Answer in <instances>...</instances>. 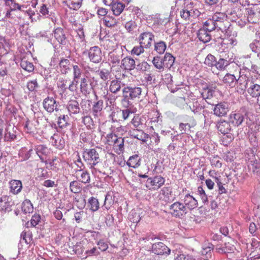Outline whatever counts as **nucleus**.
Instances as JSON below:
<instances>
[{
    "label": "nucleus",
    "instance_id": "1",
    "mask_svg": "<svg viewBox=\"0 0 260 260\" xmlns=\"http://www.w3.org/2000/svg\"><path fill=\"white\" fill-rule=\"evenodd\" d=\"M247 20L251 23H256L260 20V6L258 5H251L246 8Z\"/></svg>",
    "mask_w": 260,
    "mask_h": 260
},
{
    "label": "nucleus",
    "instance_id": "2",
    "mask_svg": "<svg viewBox=\"0 0 260 260\" xmlns=\"http://www.w3.org/2000/svg\"><path fill=\"white\" fill-rule=\"evenodd\" d=\"M84 159L91 165V168H94L101 160L100 155L95 148L86 149L83 152Z\"/></svg>",
    "mask_w": 260,
    "mask_h": 260
},
{
    "label": "nucleus",
    "instance_id": "3",
    "mask_svg": "<svg viewBox=\"0 0 260 260\" xmlns=\"http://www.w3.org/2000/svg\"><path fill=\"white\" fill-rule=\"evenodd\" d=\"M212 19L216 22L217 27L221 31H225L229 28V22L227 20V15L224 13L216 12L212 16Z\"/></svg>",
    "mask_w": 260,
    "mask_h": 260
},
{
    "label": "nucleus",
    "instance_id": "4",
    "mask_svg": "<svg viewBox=\"0 0 260 260\" xmlns=\"http://www.w3.org/2000/svg\"><path fill=\"white\" fill-rule=\"evenodd\" d=\"M165 182V179L160 175L149 177L147 179L146 187L150 190H156L163 186Z\"/></svg>",
    "mask_w": 260,
    "mask_h": 260
},
{
    "label": "nucleus",
    "instance_id": "5",
    "mask_svg": "<svg viewBox=\"0 0 260 260\" xmlns=\"http://www.w3.org/2000/svg\"><path fill=\"white\" fill-rule=\"evenodd\" d=\"M139 45H142L146 49H150L154 40V35L150 31H144L141 33L138 37Z\"/></svg>",
    "mask_w": 260,
    "mask_h": 260
},
{
    "label": "nucleus",
    "instance_id": "6",
    "mask_svg": "<svg viewBox=\"0 0 260 260\" xmlns=\"http://www.w3.org/2000/svg\"><path fill=\"white\" fill-rule=\"evenodd\" d=\"M171 214L175 216L180 217L187 213L186 206L180 202H176L172 204L169 208Z\"/></svg>",
    "mask_w": 260,
    "mask_h": 260
},
{
    "label": "nucleus",
    "instance_id": "7",
    "mask_svg": "<svg viewBox=\"0 0 260 260\" xmlns=\"http://www.w3.org/2000/svg\"><path fill=\"white\" fill-rule=\"evenodd\" d=\"M184 8L192 12L194 17H199L201 12L199 10L201 3L198 0H184Z\"/></svg>",
    "mask_w": 260,
    "mask_h": 260
},
{
    "label": "nucleus",
    "instance_id": "8",
    "mask_svg": "<svg viewBox=\"0 0 260 260\" xmlns=\"http://www.w3.org/2000/svg\"><path fill=\"white\" fill-rule=\"evenodd\" d=\"M142 92V89L140 87H124L122 90L123 96L125 98H128L134 100L136 98H139Z\"/></svg>",
    "mask_w": 260,
    "mask_h": 260
},
{
    "label": "nucleus",
    "instance_id": "9",
    "mask_svg": "<svg viewBox=\"0 0 260 260\" xmlns=\"http://www.w3.org/2000/svg\"><path fill=\"white\" fill-rule=\"evenodd\" d=\"M14 205V201L10 196H3L0 199L1 210L10 211Z\"/></svg>",
    "mask_w": 260,
    "mask_h": 260
},
{
    "label": "nucleus",
    "instance_id": "10",
    "mask_svg": "<svg viewBox=\"0 0 260 260\" xmlns=\"http://www.w3.org/2000/svg\"><path fill=\"white\" fill-rule=\"evenodd\" d=\"M151 251L157 255L169 254L170 253V249L161 242L153 244Z\"/></svg>",
    "mask_w": 260,
    "mask_h": 260
},
{
    "label": "nucleus",
    "instance_id": "11",
    "mask_svg": "<svg viewBox=\"0 0 260 260\" xmlns=\"http://www.w3.org/2000/svg\"><path fill=\"white\" fill-rule=\"evenodd\" d=\"M88 57L91 61L99 63L102 60V51L98 46L91 47L88 50Z\"/></svg>",
    "mask_w": 260,
    "mask_h": 260
},
{
    "label": "nucleus",
    "instance_id": "12",
    "mask_svg": "<svg viewBox=\"0 0 260 260\" xmlns=\"http://www.w3.org/2000/svg\"><path fill=\"white\" fill-rule=\"evenodd\" d=\"M9 187L10 193L17 195L21 191L23 185L20 180L13 179L9 181Z\"/></svg>",
    "mask_w": 260,
    "mask_h": 260
},
{
    "label": "nucleus",
    "instance_id": "13",
    "mask_svg": "<svg viewBox=\"0 0 260 260\" xmlns=\"http://www.w3.org/2000/svg\"><path fill=\"white\" fill-rule=\"evenodd\" d=\"M80 91L84 95L89 94L92 89L91 83L90 81L86 78H83L81 80L80 84Z\"/></svg>",
    "mask_w": 260,
    "mask_h": 260
},
{
    "label": "nucleus",
    "instance_id": "14",
    "mask_svg": "<svg viewBox=\"0 0 260 260\" xmlns=\"http://www.w3.org/2000/svg\"><path fill=\"white\" fill-rule=\"evenodd\" d=\"M184 205L187 209L192 210L197 207L198 203L197 200L189 194H187L183 199Z\"/></svg>",
    "mask_w": 260,
    "mask_h": 260
},
{
    "label": "nucleus",
    "instance_id": "15",
    "mask_svg": "<svg viewBox=\"0 0 260 260\" xmlns=\"http://www.w3.org/2000/svg\"><path fill=\"white\" fill-rule=\"evenodd\" d=\"M43 107L48 112L52 113L54 110L57 112L56 101L53 98L47 97L45 99L43 102Z\"/></svg>",
    "mask_w": 260,
    "mask_h": 260
},
{
    "label": "nucleus",
    "instance_id": "16",
    "mask_svg": "<svg viewBox=\"0 0 260 260\" xmlns=\"http://www.w3.org/2000/svg\"><path fill=\"white\" fill-rule=\"evenodd\" d=\"M135 60L130 56H126L121 60V68L125 70L131 71L136 66Z\"/></svg>",
    "mask_w": 260,
    "mask_h": 260
},
{
    "label": "nucleus",
    "instance_id": "17",
    "mask_svg": "<svg viewBox=\"0 0 260 260\" xmlns=\"http://www.w3.org/2000/svg\"><path fill=\"white\" fill-rule=\"evenodd\" d=\"M67 82L68 79L66 78H61L59 79L58 86L60 89L59 90L60 98L61 100L66 99L68 97V91H67Z\"/></svg>",
    "mask_w": 260,
    "mask_h": 260
},
{
    "label": "nucleus",
    "instance_id": "18",
    "mask_svg": "<svg viewBox=\"0 0 260 260\" xmlns=\"http://www.w3.org/2000/svg\"><path fill=\"white\" fill-rule=\"evenodd\" d=\"M83 0H64L62 3L70 10L77 11L82 5Z\"/></svg>",
    "mask_w": 260,
    "mask_h": 260
},
{
    "label": "nucleus",
    "instance_id": "19",
    "mask_svg": "<svg viewBox=\"0 0 260 260\" xmlns=\"http://www.w3.org/2000/svg\"><path fill=\"white\" fill-rule=\"evenodd\" d=\"M229 111V105L223 102L216 104L214 108V114H226Z\"/></svg>",
    "mask_w": 260,
    "mask_h": 260
},
{
    "label": "nucleus",
    "instance_id": "20",
    "mask_svg": "<svg viewBox=\"0 0 260 260\" xmlns=\"http://www.w3.org/2000/svg\"><path fill=\"white\" fill-rule=\"evenodd\" d=\"M76 178L78 181L81 182L84 184L89 183L90 178L89 174L85 171L81 169L76 172Z\"/></svg>",
    "mask_w": 260,
    "mask_h": 260
},
{
    "label": "nucleus",
    "instance_id": "21",
    "mask_svg": "<svg viewBox=\"0 0 260 260\" xmlns=\"http://www.w3.org/2000/svg\"><path fill=\"white\" fill-rule=\"evenodd\" d=\"M110 6L113 15L116 16L120 15L125 8V5L119 2H115Z\"/></svg>",
    "mask_w": 260,
    "mask_h": 260
},
{
    "label": "nucleus",
    "instance_id": "22",
    "mask_svg": "<svg viewBox=\"0 0 260 260\" xmlns=\"http://www.w3.org/2000/svg\"><path fill=\"white\" fill-rule=\"evenodd\" d=\"M112 147L114 151L117 154H120L124 150V139L121 137H118L117 140L115 141Z\"/></svg>",
    "mask_w": 260,
    "mask_h": 260
},
{
    "label": "nucleus",
    "instance_id": "23",
    "mask_svg": "<svg viewBox=\"0 0 260 260\" xmlns=\"http://www.w3.org/2000/svg\"><path fill=\"white\" fill-rule=\"evenodd\" d=\"M54 37L60 44H64L66 39V35L63 29L61 27H57L54 30Z\"/></svg>",
    "mask_w": 260,
    "mask_h": 260
},
{
    "label": "nucleus",
    "instance_id": "24",
    "mask_svg": "<svg viewBox=\"0 0 260 260\" xmlns=\"http://www.w3.org/2000/svg\"><path fill=\"white\" fill-rule=\"evenodd\" d=\"M59 70L62 74H66L70 70V61L69 59L62 58L59 62Z\"/></svg>",
    "mask_w": 260,
    "mask_h": 260
},
{
    "label": "nucleus",
    "instance_id": "25",
    "mask_svg": "<svg viewBox=\"0 0 260 260\" xmlns=\"http://www.w3.org/2000/svg\"><path fill=\"white\" fill-rule=\"evenodd\" d=\"M217 89L216 86H211L204 88L201 93L202 98L204 99H211L214 95L215 92Z\"/></svg>",
    "mask_w": 260,
    "mask_h": 260
},
{
    "label": "nucleus",
    "instance_id": "26",
    "mask_svg": "<svg viewBox=\"0 0 260 260\" xmlns=\"http://www.w3.org/2000/svg\"><path fill=\"white\" fill-rule=\"evenodd\" d=\"M67 109L70 114H78L80 112V108L78 102L76 100L70 101Z\"/></svg>",
    "mask_w": 260,
    "mask_h": 260
},
{
    "label": "nucleus",
    "instance_id": "27",
    "mask_svg": "<svg viewBox=\"0 0 260 260\" xmlns=\"http://www.w3.org/2000/svg\"><path fill=\"white\" fill-rule=\"evenodd\" d=\"M210 32L206 30V29H200L198 34L199 39L204 43L209 42L211 40V35L209 34Z\"/></svg>",
    "mask_w": 260,
    "mask_h": 260
},
{
    "label": "nucleus",
    "instance_id": "28",
    "mask_svg": "<svg viewBox=\"0 0 260 260\" xmlns=\"http://www.w3.org/2000/svg\"><path fill=\"white\" fill-rule=\"evenodd\" d=\"M223 116H228L229 122L232 123L234 125L238 126L242 123L244 117L243 115H223Z\"/></svg>",
    "mask_w": 260,
    "mask_h": 260
},
{
    "label": "nucleus",
    "instance_id": "29",
    "mask_svg": "<svg viewBox=\"0 0 260 260\" xmlns=\"http://www.w3.org/2000/svg\"><path fill=\"white\" fill-rule=\"evenodd\" d=\"M32 152V149L30 148L28 150L26 148H22L18 154L19 158L20 161H24L27 160L31 156Z\"/></svg>",
    "mask_w": 260,
    "mask_h": 260
},
{
    "label": "nucleus",
    "instance_id": "30",
    "mask_svg": "<svg viewBox=\"0 0 260 260\" xmlns=\"http://www.w3.org/2000/svg\"><path fill=\"white\" fill-rule=\"evenodd\" d=\"M38 124L37 121L35 120H27L25 125L26 132L27 133L34 134L36 132Z\"/></svg>",
    "mask_w": 260,
    "mask_h": 260
},
{
    "label": "nucleus",
    "instance_id": "31",
    "mask_svg": "<svg viewBox=\"0 0 260 260\" xmlns=\"http://www.w3.org/2000/svg\"><path fill=\"white\" fill-rule=\"evenodd\" d=\"M126 164L128 167L134 168L139 166L140 165V158L139 157L138 155L135 154L130 156L126 162Z\"/></svg>",
    "mask_w": 260,
    "mask_h": 260
},
{
    "label": "nucleus",
    "instance_id": "32",
    "mask_svg": "<svg viewBox=\"0 0 260 260\" xmlns=\"http://www.w3.org/2000/svg\"><path fill=\"white\" fill-rule=\"evenodd\" d=\"M162 61L164 67L169 69L173 65L175 61V58L171 54L166 53Z\"/></svg>",
    "mask_w": 260,
    "mask_h": 260
},
{
    "label": "nucleus",
    "instance_id": "33",
    "mask_svg": "<svg viewBox=\"0 0 260 260\" xmlns=\"http://www.w3.org/2000/svg\"><path fill=\"white\" fill-rule=\"evenodd\" d=\"M247 92L252 97L259 96L260 85L257 84H253L248 88Z\"/></svg>",
    "mask_w": 260,
    "mask_h": 260
},
{
    "label": "nucleus",
    "instance_id": "34",
    "mask_svg": "<svg viewBox=\"0 0 260 260\" xmlns=\"http://www.w3.org/2000/svg\"><path fill=\"white\" fill-rule=\"evenodd\" d=\"M21 67L28 72H31L34 70L33 63L29 61L25 57H23L20 62Z\"/></svg>",
    "mask_w": 260,
    "mask_h": 260
},
{
    "label": "nucleus",
    "instance_id": "35",
    "mask_svg": "<svg viewBox=\"0 0 260 260\" xmlns=\"http://www.w3.org/2000/svg\"><path fill=\"white\" fill-rule=\"evenodd\" d=\"M222 81L226 85L231 87H234L237 82L235 76L230 74H226L223 77Z\"/></svg>",
    "mask_w": 260,
    "mask_h": 260
},
{
    "label": "nucleus",
    "instance_id": "36",
    "mask_svg": "<svg viewBox=\"0 0 260 260\" xmlns=\"http://www.w3.org/2000/svg\"><path fill=\"white\" fill-rule=\"evenodd\" d=\"M105 25L108 27H114L117 25L118 23V20L115 17L110 16L107 15L103 19Z\"/></svg>",
    "mask_w": 260,
    "mask_h": 260
},
{
    "label": "nucleus",
    "instance_id": "37",
    "mask_svg": "<svg viewBox=\"0 0 260 260\" xmlns=\"http://www.w3.org/2000/svg\"><path fill=\"white\" fill-rule=\"evenodd\" d=\"M70 190L74 193H79L81 192L82 187L78 181H73L70 183Z\"/></svg>",
    "mask_w": 260,
    "mask_h": 260
},
{
    "label": "nucleus",
    "instance_id": "38",
    "mask_svg": "<svg viewBox=\"0 0 260 260\" xmlns=\"http://www.w3.org/2000/svg\"><path fill=\"white\" fill-rule=\"evenodd\" d=\"M34 210V207L31 202L29 200H25L22 203V211L27 214L32 213Z\"/></svg>",
    "mask_w": 260,
    "mask_h": 260
},
{
    "label": "nucleus",
    "instance_id": "39",
    "mask_svg": "<svg viewBox=\"0 0 260 260\" xmlns=\"http://www.w3.org/2000/svg\"><path fill=\"white\" fill-rule=\"evenodd\" d=\"M108 91L105 87L102 86L101 88H98L94 92L96 100L98 99V95L100 97L104 99L108 98Z\"/></svg>",
    "mask_w": 260,
    "mask_h": 260
},
{
    "label": "nucleus",
    "instance_id": "40",
    "mask_svg": "<svg viewBox=\"0 0 260 260\" xmlns=\"http://www.w3.org/2000/svg\"><path fill=\"white\" fill-rule=\"evenodd\" d=\"M218 129L222 134H225L229 133L231 129L229 122L225 121L220 122L218 125Z\"/></svg>",
    "mask_w": 260,
    "mask_h": 260
},
{
    "label": "nucleus",
    "instance_id": "41",
    "mask_svg": "<svg viewBox=\"0 0 260 260\" xmlns=\"http://www.w3.org/2000/svg\"><path fill=\"white\" fill-rule=\"evenodd\" d=\"M120 81L117 80H114L111 81L109 86V90L111 92L116 93L120 90Z\"/></svg>",
    "mask_w": 260,
    "mask_h": 260
},
{
    "label": "nucleus",
    "instance_id": "42",
    "mask_svg": "<svg viewBox=\"0 0 260 260\" xmlns=\"http://www.w3.org/2000/svg\"><path fill=\"white\" fill-rule=\"evenodd\" d=\"M54 142H52L53 145L59 149H61L64 147V141L58 136H54L53 137H51Z\"/></svg>",
    "mask_w": 260,
    "mask_h": 260
},
{
    "label": "nucleus",
    "instance_id": "43",
    "mask_svg": "<svg viewBox=\"0 0 260 260\" xmlns=\"http://www.w3.org/2000/svg\"><path fill=\"white\" fill-rule=\"evenodd\" d=\"M88 203L90 209L94 212L99 209V202L98 200L94 197H91L88 200Z\"/></svg>",
    "mask_w": 260,
    "mask_h": 260
},
{
    "label": "nucleus",
    "instance_id": "44",
    "mask_svg": "<svg viewBox=\"0 0 260 260\" xmlns=\"http://www.w3.org/2000/svg\"><path fill=\"white\" fill-rule=\"evenodd\" d=\"M152 63L154 66L160 72L164 71V66L163 64L162 59L159 56L154 57L152 60Z\"/></svg>",
    "mask_w": 260,
    "mask_h": 260
},
{
    "label": "nucleus",
    "instance_id": "45",
    "mask_svg": "<svg viewBox=\"0 0 260 260\" xmlns=\"http://www.w3.org/2000/svg\"><path fill=\"white\" fill-rule=\"evenodd\" d=\"M27 88L30 92L36 91L39 87V85L37 79L29 80L26 84Z\"/></svg>",
    "mask_w": 260,
    "mask_h": 260
},
{
    "label": "nucleus",
    "instance_id": "46",
    "mask_svg": "<svg viewBox=\"0 0 260 260\" xmlns=\"http://www.w3.org/2000/svg\"><path fill=\"white\" fill-rule=\"evenodd\" d=\"M180 14L181 17L185 20H189L191 17H196L192 14V12H191L184 7L180 11Z\"/></svg>",
    "mask_w": 260,
    "mask_h": 260
},
{
    "label": "nucleus",
    "instance_id": "47",
    "mask_svg": "<svg viewBox=\"0 0 260 260\" xmlns=\"http://www.w3.org/2000/svg\"><path fill=\"white\" fill-rule=\"evenodd\" d=\"M216 23L212 18L209 19L204 23L203 29H206V30L209 31H211L217 27Z\"/></svg>",
    "mask_w": 260,
    "mask_h": 260
},
{
    "label": "nucleus",
    "instance_id": "48",
    "mask_svg": "<svg viewBox=\"0 0 260 260\" xmlns=\"http://www.w3.org/2000/svg\"><path fill=\"white\" fill-rule=\"evenodd\" d=\"M233 140L234 137L231 134H225L221 138V144L224 146H228Z\"/></svg>",
    "mask_w": 260,
    "mask_h": 260
},
{
    "label": "nucleus",
    "instance_id": "49",
    "mask_svg": "<svg viewBox=\"0 0 260 260\" xmlns=\"http://www.w3.org/2000/svg\"><path fill=\"white\" fill-rule=\"evenodd\" d=\"M69 117L68 115H61L59 117L57 121L58 126L60 128H63L68 124Z\"/></svg>",
    "mask_w": 260,
    "mask_h": 260
},
{
    "label": "nucleus",
    "instance_id": "50",
    "mask_svg": "<svg viewBox=\"0 0 260 260\" xmlns=\"http://www.w3.org/2000/svg\"><path fill=\"white\" fill-rule=\"evenodd\" d=\"M216 58L215 57L211 54H208L204 61V63L209 67H213L215 66L216 63Z\"/></svg>",
    "mask_w": 260,
    "mask_h": 260
},
{
    "label": "nucleus",
    "instance_id": "51",
    "mask_svg": "<svg viewBox=\"0 0 260 260\" xmlns=\"http://www.w3.org/2000/svg\"><path fill=\"white\" fill-rule=\"evenodd\" d=\"M154 49L158 54H162L166 49V45L163 41L155 43Z\"/></svg>",
    "mask_w": 260,
    "mask_h": 260
},
{
    "label": "nucleus",
    "instance_id": "52",
    "mask_svg": "<svg viewBox=\"0 0 260 260\" xmlns=\"http://www.w3.org/2000/svg\"><path fill=\"white\" fill-rule=\"evenodd\" d=\"M118 137L113 133L108 134L107 135L105 139V144L111 146L112 144H114L115 141L117 140Z\"/></svg>",
    "mask_w": 260,
    "mask_h": 260
},
{
    "label": "nucleus",
    "instance_id": "53",
    "mask_svg": "<svg viewBox=\"0 0 260 260\" xmlns=\"http://www.w3.org/2000/svg\"><path fill=\"white\" fill-rule=\"evenodd\" d=\"M73 73L74 81H76V79H79L82 75L81 68L78 65H73Z\"/></svg>",
    "mask_w": 260,
    "mask_h": 260
},
{
    "label": "nucleus",
    "instance_id": "54",
    "mask_svg": "<svg viewBox=\"0 0 260 260\" xmlns=\"http://www.w3.org/2000/svg\"><path fill=\"white\" fill-rule=\"evenodd\" d=\"M104 105L102 100H99L94 103L92 106V111L93 113H100L103 110Z\"/></svg>",
    "mask_w": 260,
    "mask_h": 260
},
{
    "label": "nucleus",
    "instance_id": "55",
    "mask_svg": "<svg viewBox=\"0 0 260 260\" xmlns=\"http://www.w3.org/2000/svg\"><path fill=\"white\" fill-rule=\"evenodd\" d=\"M211 165L213 167L216 168H220L222 166V163L220 160V158L218 156H213L210 159Z\"/></svg>",
    "mask_w": 260,
    "mask_h": 260
},
{
    "label": "nucleus",
    "instance_id": "56",
    "mask_svg": "<svg viewBox=\"0 0 260 260\" xmlns=\"http://www.w3.org/2000/svg\"><path fill=\"white\" fill-rule=\"evenodd\" d=\"M228 65V61L223 58H220L218 61H216L215 67L219 70H223Z\"/></svg>",
    "mask_w": 260,
    "mask_h": 260
},
{
    "label": "nucleus",
    "instance_id": "57",
    "mask_svg": "<svg viewBox=\"0 0 260 260\" xmlns=\"http://www.w3.org/2000/svg\"><path fill=\"white\" fill-rule=\"evenodd\" d=\"M224 44H226L228 46L233 47L237 44V40L236 37L233 35V36L228 37L225 39L224 40Z\"/></svg>",
    "mask_w": 260,
    "mask_h": 260
},
{
    "label": "nucleus",
    "instance_id": "58",
    "mask_svg": "<svg viewBox=\"0 0 260 260\" xmlns=\"http://www.w3.org/2000/svg\"><path fill=\"white\" fill-rule=\"evenodd\" d=\"M145 49V48L141 45L135 46L131 51V54L139 56L144 52Z\"/></svg>",
    "mask_w": 260,
    "mask_h": 260
},
{
    "label": "nucleus",
    "instance_id": "59",
    "mask_svg": "<svg viewBox=\"0 0 260 260\" xmlns=\"http://www.w3.org/2000/svg\"><path fill=\"white\" fill-rule=\"evenodd\" d=\"M198 193L200 196L201 200L203 203L207 202L208 197L206 194L205 191L203 189L202 186H199L198 188Z\"/></svg>",
    "mask_w": 260,
    "mask_h": 260
},
{
    "label": "nucleus",
    "instance_id": "60",
    "mask_svg": "<svg viewBox=\"0 0 260 260\" xmlns=\"http://www.w3.org/2000/svg\"><path fill=\"white\" fill-rule=\"evenodd\" d=\"M49 152V150L47 147L42 145L38 146V147L37 148V153H38L40 157H41L40 155L41 154L47 155Z\"/></svg>",
    "mask_w": 260,
    "mask_h": 260
},
{
    "label": "nucleus",
    "instance_id": "61",
    "mask_svg": "<svg viewBox=\"0 0 260 260\" xmlns=\"http://www.w3.org/2000/svg\"><path fill=\"white\" fill-rule=\"evenodd\" d=\"M172 192L171 188L170 187H164L160 190V194L164 196L165 200L168 201L169 200V195Z\"/></svg>",
    "mask_w": 260,
    "mask_h": 260
},
{
    "label": "nucleus",
    "instance_id": "62",
    "mask_svg": "<svg viewBox=\"0 0 260 260\" xmlns=\"http://www.w3.org/2000/svg\"><path fill=\"white\" fill-rule=\"evenodd\" d=\"M213 249L212 245H209L206 247L203 248L202 250V254L205 255L207 258L211 257V251Z\"/></svg>",
    "mask_w": 260,
    "mask_h": 260
},
{
    "label": "nucleus",
    "instance_id": "63",
    "mask_svg": "<svg viewBox=\"0 0 260 260\" xmlns=\"http://www.w3.org/2000/svg\"><path fill=\"white\" fill-rule=\"evenodd\" d=\"M143 121L141 117H140V115H136L134 116L132 123L135 127H137L143 123Z\"/></svg>",
    "mask_w": 260,
    "mask_h": 260
},
{
    "label": "nucleus",
    "instance_id": "64",
    "mask_svg": "<svg viewBox=\"0 0 260 260\" xmlns=\"http://www.w3.org/2000/svg\"><path fill=\"white\" fill-rule=\"evenodd\" d=\"M21 238L26 244H29L32 240L31 236L26 232H22L21 234Z\"/></svg>",
    "mask_w": 260,
    "mask_h": 260
}]
</instances>
